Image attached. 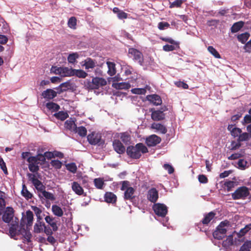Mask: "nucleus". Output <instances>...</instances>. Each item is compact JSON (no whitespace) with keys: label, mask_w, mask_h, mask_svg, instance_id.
<instances>
[{"label":"nucleus","mask_w":251,"mask_h":251,"mask_svg":"<svg viewBox=\"0 0 251 251\" xmlns=\"http://www.w3.org/2000/svg\"><path fill=\"white\" fill-rule=\"evenodd\" d=\"M244 22L239 21L235 23L231 27V32L232 33H236L239 31L244 26Z\"/></svg>","instance_id":"nucleus-28"},{"label":"nucleus","mask_w":251,"mask_h":251,"mask_svg":"<svg viewBox=\"0 0 251 251\" xmlns=\"http://www.w3.org/2000/svg\"><path fill=\"white\" fill-rule=\"evenodd\" d=\"M54 116L58 119L61 121H64L68 117L67 113L64 111H59L58 113L54 114Z\"/></svg>","instance_id":"nucleus-42"},{"label":"nucleus","mask_w":251,"mask_h":251,"mask_svg":"<svg viewBox=\"0 0 251 251\" xmlns=\"http://www.w3.org/2000/svg\"><path fill=\"white\" fill-rule=\"evenodd\" d=\"M183 3V0H175L173 2H170V8H173L175 7L179 8L181 6V5Z\"/></svg>","instance_id":"nucleus-48"},{"label":"nucleus","mask_w":251,"mask_h":251,"mask_svg":"<svg viewBox=\"0 0 251 251\" xmlns=\"http://www.w3.org/2000/svg\"><path fill=\"white\" fill-rule=\"evenodd\" d=\"M167 110V108H161L160 110H155L151 108L150 111L151 112V118L153 121H159L163 120L165 118V114L164 111Z\"/></svg>","instance_id":"nucleus-9"},{"label":"nucleus","mask_w":251,"mask_h":251,"mask_svg":"<svg viewBox=\"0 0 251 251\" xmlns=\"http://www.w3.org/2000/svg\"><path fill=\"white\" fill-rule=\"evenodd\" d=\"M74 133H77L81 137H84L86 136L87 130L85 127L83 126H80L79 127L76 126Z\"/></svg>","instance_id":"nucleus-26"},{"label":"nucleus","mask_w":251,"mask_h":251,"mask_svg":"<svg viewBox=\"0 0 251 251\" xmlns=\"http://www.w3.org/2000/svg\"><path fill=\"white\" fill-rule=\"evenodd\" d=\"M112 145L114 150L118 154H122L125 153L126 148L119 140H114Z\"/></svg>","instance_id":"nucleus-13"},{"label":"nucleus","mask_w":251,"mask_h":251,"mask_svg":"<svg viewBox=\"0 0 251 251\" xmlns=\"http://www.w3.org/2000/svg\"><path fill=\"white\" fill-rule=\"evenodd\" d=\"M106 80L102 77H95L92 78L91 82H88L87 86L90 89H98L100 87L106 85Z\"/></svg>","instance_id":"nucleus-6"},{"label":"nucleus","mask_w":251,"mask_h":251,"mask_svg":"<svg viewBox=\"0 0 251 251\" xmlns=\"http://www.w3.org/2000/svg\"><path fill=\"white\" fill-rule=\"evenodd\" d=\"M170 27V24L165 22H161L158 24V28L162 30Z\"/></svg>","instance_id":"nucleus-51"},{"label":"nucleus","mask_w":251,"mask_h":251,"mask_svg":"<svg viewBox=\"0 0 251 251\" xmlns=\"http://www.w3.org/2000/svg\"><path fill=\"white\" fill-rule=\"evenodd\" d=\"M151 128L157 130L162 134H165L167 132L166 126L160 123H153L151 126Z\"/></svg>","instance_id":"nucleus-23"},{"label":"nucleus","mask_w":251,"mask_h":251,"mask_svg":"<svg viewBox=\"0 0 251 251\" xmlns=\"http://www.w3.org/2000/svg\"><path fill=\"white\" fill-rule=\"evenodd\" d=\"M54 215L58 217H61L63 215V211L61 208L57 205H53L51 207Z\"/></svg>","instance_id":"nucleus-34"},{"label":"nucleus","mask_w":251,"mask_h":251,"mask_svg":"<svg viewBox=\"0 0 251 251\" xmlns=\"http://www.w3.org/2000/svg\"><path fill=\"white\" fill-rule=\"evenodd\" d=\"M60 87H61V90L60 91V92H63L70 89L71 84L70 82H65L61 83L60 85Z\"/></svg>","instance_id":"nucleus-50"},{"label":"nucleus","mask_w":251,"mask_h":251,"mask_svg":"<svg viewBox=\"0 0 251 251\" xmlns=\"http://www.w3.org/2000/svg\"><path fill=\"white\" fill-rule=\"evenodd\" d=\"M175 49V47L172 45H166L163 47V50L165 51H173Z\"/></svg>","instance_id":"nucleus-63"},{"label":"nucleus","mask_w":251,"mask_h":251,"mask_svg":"<svg viewBox=\"0 0 251 251\" xmlns=\"http://www.w3.org/2000/svg\"><path fill=\"white\" fill-rule=\"evenodd\" d=\"M72 188L73 191L78 195H82L84 193L82 187L77 182L74 181L72 183Z\"/></svg>","instance_id":"nucleus-22"},{"label":"nucleus","mask_w":251,"mask_h":251,"mask_svg":"<svg viewBox=\"0 0 251 251\" xmlns=\"http://www.w3.org/2000/svg\"><path fill=\"white\" fill-rule=\"evenodd\" d=\"M30 157H34L36 160V163L41 165L44 164L46 161L44 155L41 153H39L35 156H30Z\"/></svg>","instance_id":"nucleus-39"},{"label":"nucleus","mask_w":251,"mask_h":251,"mask_svg":"<svg viewBox=\"0 0 251 251\" xmlns=\"http://www.w3.org/2000/svg\"><path fill=\"white\" fill-rule=\"evenodd\" d=\"M87 73L82 70H76L73 69V76H75L78 78H84L87 76Z\"/></svg>","instance_id":"nucleus-27"},{"label":"nucleus","mask_w":251,"mask_h":251,"mask_svg":"<svg viewBox=\"0 0 251 251\" xmlns=\"http://www.w3.org/2000/svg\"><path fill=\"white\" fill-rule=\"evenodd\" d=\"M251 138V135L248 132H243L240 133L238 138L239 142L246 141L249 140Z\"/></svg>","instance_id":"nucleus-38"},{"label":"nucleus","mask_w":251,"mask_h":251,"mask_svg":"<svg viewBox=\"0 0 251 251\" xmlns=\"http://www.w3.org/2000/svg\"><path fill=\"white\" fill-rule=\"evenodd\" d=\"M21 193L22 196L27 200L31 199L33 197V195L27 190L25 184L23 185Z\"/></svg>","instance_id":"nucleus-32"},{"label":"nucleus","mask_w":251,"mask_h":251,"mask_svg":"<svg viewBox=\"0 0 251 251\" xmlns=\"http://www.w3.org/2000/svg\"><path fill=\"white\" fill-rule=\"evenodd\" d=\"M120 139L125 144H128L131 139L130 135L127 132H123L120 133Z\"/></svg>","instance_id":"nucleus-37"},{"label":"nucleus","mask_w":251,"mask_h":251,"mask_svg":"<svg viewBox=\"0 0 251 251\" xmlns=\"http://www.w3.org/2000/svg\"><path fill=\"white\" fill-rule=\"evenodd\" d=\"M104 201L107 203H114L117 201V196L114 193L111 192H107L105 193Z\"/></svg>","instance_id":"nucleus-20"},{"label":"nucleus","mask_w":251,"mask_h":251,"mask_svg":"<svg viewBox=\"0 0 251 251\" xmlns=\"http://www.w3.org/2000/svg\"><path fill=\"white\" fill-rule=\"evenodd\" d=\"M127 155L132 159H139L142 153L148 152L147 148L143 143H138L135 146H129L126 149Z\"/></svg>","instance_id":"nucleus-1"},{"label":"nucleus","mask_w":251,"mask_h":251,"mask_svg":"<svg viewBox=\"0 0 251 251\" xmlns=\"http://www.w3.org/2000/svg\"><path fill=\"white\" fill-rule=\"evenodd\" d=\"M131 91L132 93L138 95L145 94L146 92L144 88H134L132 89Z\"/></svg>","instance_id":"nucleus-53"},{"label":"nucleus","mask_w":251,"mask_h":251,"mask_svg":"<svg viewBox=\"0 0 251 251\" xmlns=\"http://www.w3.org/2000/svg\"><path fill=\"white\" fill-rule=\"evenodd\" d=\"M175 84L178 87L180 88H182L183 89H188V85L186 83L182 81H177L175 83Z\"/></svg>","instance_id":"nucleus-61"},{"label":"nucleus","mask_w":251,"mask_h":251,"mask_svg":"<svg viewBox=\"0 0 251 251\" xmlns=\"http://www.w3.org/2000/svg\"><path fill=\"white\" fill-rule=\"evenodd\" d=\"M31 208L35 212L36 215L37 217V218L39 220H41L42 219V218L41 217V214L42 213V210L39 208H38V207L35 206H31Z\"/></svg>","instance_id":"nucleus-54"},{"label":"nucleus","mask_w":251,"mask_h":251,"mask_svg":"<svg viewBox=\"0 0 251 251\" xmlns=\"http://www.w3.org/2000/svg\"><path fill=\"white\" fill-rule=\"evenodd\" d=\"M94 183L95 187L99 189H102L104 184L103 180L101 178L94 179Z\"/></svg>","instance_id":"nucleus-40"},{"label":"nucleus","mask_w":251,"mask_h":251,"mask_svg":"<svg viewBox=\"0 0 251 251\" xmlns=\"http://www.w3.org/2000/svg\"><path fill=\"white\" fill-rule=\"evenodd\" d=\"M153 209L156 215L161 217H164L167 213V206L162 203H156L153 206Z\"/></svg>","instance_id":"nucleus-11"},{"label":"nucleus","mask_w":251,"mask_h":251,"mask_svg":"<svg viewBox=\"0 0 251 251\" xmlns=\"http://www.w3.org/2000/svg\"><path fill=\"white\" fill-rule=\"evenodd\" d=\"M225 187H226L228 191H231L232 188L234 187L235 182L232 181H226L224 184Z\"/></svg>","instance_id":"nucleus-57"},{"label":"nucleus","mask_w":251,"mask_h":251,"mask_svg":"<svg viewBox=\"0 0 251 251\" xmlns=\"http://www.w3.org/2000/svg\"><path fill=\"white\" fill-rule=\"evenodd\" d=\"M161 138L156 135H151L146 138V143L148 147H153L161 142Z\"/></svg>","instance_id":"nucleus-14"},{"label":"nucleus","mask_w":251,"mask_h":251,"mask_svg":"<svg viewBox=\"0 0 251 251\" xmlns=\"http://www.w3.org/2000/svg\"><path fill=\"white\" fill-rule=\"evenodd\" d=\"M250 195L249 188L246 186L238 188L236 191L231 194L233 200L245 199Z\"/></svg>","instance_id":"nucleus-4"},{"label":"nucleus","mask_w":251,"mask_h":251,"mask_svg":"<svg viewBox=\"0 0 251 251\" xmlns=\"http://www.w3.org/2000/svg\"><path fill=\"white\" fill-rule=\"evenodd\" d=\"M51 71L55 74L59 75L62 76H73V69L68 67H52Z\"/></svg>","instance_id":"nucleus-7"},{"label":"nucleus","mask_w":251,"mask_h":251,"mask_svg":"<svg viewBox=\"0 0 251 251\" xmlns=\"http://www.w3.org/2000/svg\"><path fill=\"white\" fill-rule=\"evenodd\" d=\"M41 95L44 99L51 100L56 97V92L53 89H47L42 93Z\"/></svg>","instance_id":"nucleus-18"},{"label":"nucleus","mask_w":251,"mask_h":251,"mask_svg":"<svg viewBox=\"0 0 251 251\" xmlns=\"http://www.w3.org/2000/svg\"><path fill=\"white\" fill-rule=\"evenodd\" d=\"M84 66L86 69H93L96 66V62L91 58H87L84 61Z\"/></svg>","instance_id":"nucleus-31"},{"label":"nucleus","mask_w":251,"mask_h":251,"mask_svg":"<svg viewBox=\"0 0 251 251\" xmlns=\"http://www.w3.org/2000/svg\"><path fill=\"white\" fill-rule=\"evenodd\" d=\"M46 106L48 109L52 110L53 112L57 111L60 109V106L58 104L53 102L47 103Z\"/></svg>","instance_id":"nucleus-35"},{"label":"nucleus","mask_w":251,"mask_h":251,"mask_svg":"<svg viewBox=\"0 0 251 251\" xmlns=\"http://www.w3.org/2000/svg\"><path fill=\"white\" fill-rule=\"evenodd\" d=\"M76 125L75 121L72 120H68L65 123V127L68 130L74 132Z\"/></svg>","instance_id":"nucleus-30"},{"label":"nucleus","mask_w":251,"mask_h":251,"mask_svg":"<svg viewBox=\"0 0 251 251\" xmlns=\"http://www.w3.org/2000/svg\"><path fill=\"white\" fill-rule=\"evenodd\" d=\"M108 68L107 74L110 76H113L116 73L115 64L114 62L107 61L106 62Z\"/></svg>","instance_id":"nucleus-25"},{"label":"nucleus","mask_w":251,"mask_h":251,"mask_svg":"<svg viewBox=\"0 0 251 251\" xmlns=\"http://www.w3.org/2000/svg\"><path fill=\"white\" fill-rule=\"evenodd\" d=\"M244 48L246 51L251 52V39L245 44Z\"/></svg>","instance_id":"nucleus-64"},{"label":"nucleus","mask_w":251,"mask_h":251,"mask_svg":"<svg viewBox=\"0 0 251 251\" xmlns=\"http://www.w3.org/2000/svg\"><path fill=\"white\" fill-rule=\"evenodd\" d=\"M208 51L216 58H221V55L218 51L212 46H209L207 48Z\"/></svg>","instance_id":"nucleus-44"},{"label":"nucleus","mask_w":251,"mask_h":251,"mask_svg":"<svg viewBox=\"0 0 251 251\" xmlns=\"http://www.w3.org/2000/svg\"><path fill=\"white\" fill-rule=\"evenodd\" d=\"M216 214L214 212H210L204 215V218L201 221L203 225H208L210 222L214 219Z\"/></svg>","instance_id":"nucleus-24"},{"label":"nucleus","mask_w":251,"mask_h":251,"mask_svg":"<svg viewBox=\"0 0 251 251\" xmlns=\"http://www.w3.org/2000/svg\"><path fill=\"white\" fill-rule=\"evenodd\" d=\"M242 123L243 125L251 123V115H246L244 117V119L242 121Z\"/></svg>","instance_id":"nucleus-59"},{"label":"nucleus","mask_w":251,"mask_h":251,"mask_svg":"<svg viewBox=\"0 0 251 251\" xmlns=\"http://www.w3.org/2000/svg\"><path fill=\"white\" fill-rule=\"evenodd\" d=\"M148 199L152 202H155L158 198V193L157 190L152 188L149 190L147 195Z\"/></svg>","instance_id":"nucleus-17"},{"label":"nucleus","mask_w":251,"mask_h":251,"mask_svg":"<svg viewBox=\"0 0 251 251\" xmlns=\"http://www.w3.org/2000/svg\"><path fill=\"white\" fill-rule=\"evenodd\" d=\"M128 52L129 57L132 58L134 61L138 62L141 66L144 65V56L140 51L132 48L128 49Z\"/></svg>","instance_id":"nucleus-3"},{"label":"nucleus","mask_w":251,"mask_h":251,"mask_svg":"<svg viewBox=\"0 0 251 251\" xmlns=\"http://www.w3.org/2000/svg\"><path fill=\"white\" fill-rule=\"evenodd\" d=\"M27 176L37 190L42 194L44 191L46 190V187L42 184L41 181L36 177L34 174L29 173Z\"/></svg>","instance_id":"nucleus-8"},{"label":"nucleus","mask_w":251,"mask_h":251,"mask_svg":"<svg viewBox=\"0 0 251 251\" xmlns=\"http://www.w3.org/2000/svg\"><path fill=\"white\" fill-rule=\"evenodd\" d=\"M9 233L12 235L23 234L25 232V224H23V221H21L20 226L18 224H12L9 228Z\"/></svg>","instance_id":"nucleus-10"},{"label":"nucleus","mask_w":251,"mask_h":251,"mask_svg":"<svg viewBox=\"0 0 251 251\" xmlns=\"http://www.w3.org/2000/svg\"><path fill=\"white\" fill-rule=\"evenodd\" d=\"M33 214L31 211L28 210L26 212V216L22 218L21 221H23V224L24 223L25 225V221L26 220V227L27 228H28V227L31 226H32L33 223Z\"/></svg>","instance_id":"nucleus-16"},{"label":"nucleus","mask_w":251,"mask_h":251,"mask_svg":"<svg viewBox=\"0 0 251 251\" xmlns=\"http://www.w3.org/2000/svg\"><path fill=\"white\" fill-rule=\"evenodd\" d=\"M164 168L167 170L169 174H173L174 172V168L171 165L168 164H165L163 166Z\"/></svg>","instance_id":"nucleus-60"},{"label":"nucleus","mask_w":251,"mask_h":251,"mask_svg":"<svg viewBox=\"0 0 251 251\" xmlns=\"http://www.w3.org/2000/svg\"><path fill=\"white\" fill-rule=\"evenodd\" d=\"M89 143L92 145H103L104 141L101 139V134L95 132H92L87 137Z\"/></svg>","instance_id":"nucleus-5"},{"label":"nucleus","mask_w":251,"mask_h":251,"mask_svg":"<svg viewBox=\"0 0 251 251\" xmlns=\"http://www.w3.org/2000/svg\"><path fill=\"white\" fill-rule=\"evenodd\" d=\"M251 248V241H246L241 247L239 251H250Z\"/></svg>","instance_id":"nucleus-45"},{"label":"nucleus","mask_w":251,"mask_h":251,"mask_svg":"<svg viewBox=\"0 0 251 251\" xmlns=\"http://www.w3.org/2000/svg\"><path fill=\"white\" fill-rule=\"evenodd\" d=\"M67 169L73 173H75L77 171V167L75 163H71L66 165Z\"/></svg>","instance_id":"nucleus-49"},{"label":"nucleus","mask_w":251,"mask_h":251,"mask_svg":"<svg viewBox=\"0 0 251 251\" xmlns=\"http://www.w3.org/2000/svg\"><path fill=\"white\" fill-rule=\"evenodd\" d=\"M28 162V169L32 173L37 172L39 170V167L38 163H36V160L34 157H28L27 160Z\"/></svg>","instance_id":"nucleus-15"},{"label":"nucleus","mask_w":251,"mask_h":251,"mask_svg":"<svg viewBox=\"0 0 251 251\" xmlns=\"http://www.w3.org/2000/svg\"><path fill=\"white\" fill-rule=\"evenodd\" d=\"M14 217V210L11 207L8 206L2 215V220L6 223H9Z\"/></svg>","instance_id":"nucleus-12"},{"label":"nucleus","mask_w":251,"mask_h":251,"mask_svg":"<svg viewBox=\"0 0 251 251\" xmlns=\"http://www.w3.org/2000/svg\"><path fill=\"white\" fill-rule=\"evenodd\" d=\"M198 179L200 182L201 183H206L208 182L207 177L204 175H200L198 176Z\"/></svg>","instance_id":"nucleus-62"},{"label":"nucleus","mask_w":251,"mask_h":251,"mask_svg":"<svg viewBox=\"0 0 251 251\" xmlns=\"http://www.w3.org/2000/svg\"><path fill=\"white\" fill-rule=\"evenodd\" d=\"M54 218L50 217V216H47L45 217L46 222L48 223L52 228L54 231H56L58 229V226L56 223L53 222Z\"/></svg>","instance_id":"nucleus-33"},{"label":"nucleus","mask_w":251,"mask_h":251,"mask_svg":"<svg viewBox=\"0 0 251 251\" xmlns=\"http://www.w3.org/2000/svg\"><path fill=\"white\" fill-rule=\"evenodd\" d=\"M160 39L161 40L169 43L173 45H177V43L176 42L175 40H174L172 38H169V37H160Z\"/></svg>","instance_id":"nucleus-56"},{"label":"nucleus","mask_w":251,"mask_h":251,"mask_svg":"<svg viewBox=\"0 0 251 251\" xmlns=\"http://www.w3.org/2000/svg\"><path fill=\"white\" fill-rule=\"evenodd\" d=\"M0 167L5 174L6 175L8 174L6 164L1 157H0Z\"/></svg>","instance_id":"nucleus-55"},{"label":"nucleus","mask_w":251,"mask_h":251,"mask_svg":"<svg viewBox=\"0 0 251 251\" xmlns=\"http://www.w3.org/2000/svg\"><path fill=\"white\" fill-rule=\"evenodd\" d=\"M135 190L131 187L126 189L125 191L124 198L125 200H132L135 197L134 193Z\"/></svg>","instance_id":"nucleus-19"},{"label":"nucleus","mask_w":251,"mask_h":251,"mask_svg":"<svg viewBox=\"0 0 251 251\" xmlns=\"http://www.w3.org/2000/svg\"><path fill=\"white\" fill-rule=\"evenodd\" d=\"M229 226V222L225 220L221 222L213 233V237L218 240H222L226 236L227 229L226 227Z\"/></svg>","instance_id":"nucleus-2"},{"label":"nucleus","mask_w":251,"mask_h":251,"mask_svg":"<svg viewBox=\"0 0 251 251\" xmlns=\"http://www.w3.org/2000/svg\"><path fill=\"white\" fill-rule=\"evenodd\" d=\"M242 133V130L240 128L235 127L234 130L231 133V135L234 137H238L240 135V133Z\"/></svg>","instance_id":"nucleus-58"},{"label":"nucleus","mask_w":251,"mask_h":251,"mask_svg":"<svg viewBox=\"0 0 251 251\" xmlns=\"http://www.w3.org/2000/svg\"><path fill=\"white\" fill-rule=\"evenodd\" d=\"M50 164L52 166L56 169H59L62 167V163L58 160H53L50 162Z\"/></svg>","instance_id":"nucleus-52"},{"label":"nucleus","mask_w":251,"mask_h":251,"mask_svg":"<svg viewBox=\"0 0 251 251\" xmlns=\"http://www.w3.org/2000/svg\"><path fill=\"white\" fill-rule=\"evenodd\" d=\"M39 197L41 199L45 198L47 200H49L51 201H53L55 200V197L54 195L49 192H47L46 190L44 191L43 193L38 195Z\"/></svg>","instance_id":"nucleus-29"},{"label":"nucleus","mask_w":251,"mask_h":251,"mask_svg":"<svg viewBox=\"0 0 251 251\" xmlns=\"http://www.w3.org/2000/svg\"><path fill=\"white\" fill-rule=\"evenodd\" d=\"M147 99L155 105H160L162 102L161 97L157 95H149Z\"/></svg>","instance_id":"nucleus-21"},{"label":"nucleus","mask_w":251,"mask_h":251,"mask_svg":"<svg viewBox=\"0 0 251 251\" xmlns=\"http://www.w3.org/2000/svg\"><path fill=\"white\" fill-rule=\"evenodd\" d=\"M130 84L126 82H121L115 84V88L117 89H128L130 88Z\"/></svg>","instance_id":"nucleus-41"},{"label":"nucleus","mask_w":251,"mask_h":251,"mask_svg":"<svg viewBox=\"0 0 251 251\" xmlns=\"http://www.w3.org/2000/svg\"><path fill=\"white\" fill-rule=\"evenodd\" d=\"M78 57L79 55L77 52L72 53L68 55L67 59L69 63L74 64Z\"/></svg>","instance_id":"nucleus-46"},{"label":"nucleus","mask_w":251,"mask_h":251,"mask_svg":"<svg viewBox=\"0 0 251 251\" xmlns=\"http://www.w3.org/2000/svg\"><path fill=\"white\" fill-rule=\"evenodd\" d=\"M76 19L75 17H71L68 22V25L69 27L73 29L76 28Z\"/></svg>","instance_id":"nucleus-47"},{"label":"nucleus","mask_w":251,"mask_h":251,"mask_svg":"<svg viewBox=\"0 0 251 251\" xmlns=\"http://www.w3.org/2000/svg\"><path fill=\"white\" fill-rule=\"evenodd\" d=\"M45 223L42 222H39L36 223L34 226V231L36 233H40L43 230V227L45 226Z\"/></svg>","instance_id":"nucleus-43"},{"label":"nucleus","mask_w":251,"mask_h":251,"mask_svg":"<svg viewBox=\"0 0 251 251\" xmlns=\"http://www.w3.org/2000/svg\"><path fill=\"white\" fill-rule=\"evenodd\" d=\"M250 36V35L249 33L245 32L244 33L239 34L237 36V39L239 42H241L242 44H245L248 40Z\"/></svg>","instance_id":"nucleus-36"}]
</instances>
